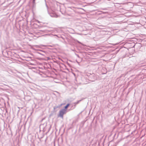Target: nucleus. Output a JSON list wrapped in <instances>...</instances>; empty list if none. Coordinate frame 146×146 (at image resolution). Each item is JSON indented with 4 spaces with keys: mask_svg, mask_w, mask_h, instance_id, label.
Wrapping results in <instances>:
<instances>
[{
    "mask_svg": "<svg viewBox=\"0 0 146 146\" xmlns=\"http://www.w3.org/2000/svg\"><path fill=\"white\" fill-rule=\"evenodd\" d=\"M66 110L62 109L60 110L59 113L58 115V117L63 118V115L66 113Z\"/></svg>",
    "mask_w": 146,
    "mask_h": 146,
    "instance_id": "f257e3e1",
    "label": "nucleus"
},
{
    "mask_svg": "<svg viewBox=\"0 0 146 146\" xmlns=\"http://www.w3.org/2000/svg\"><path fill=\"white\" fill-rule=\"evenodd\" d=\"M62 104H61L60 105H59L58 106H55L54 107V110H55L57 108H60L62 106Z\"/></svg>",
    "mask_w": 146,
    "mask_h": 146,
    "instance_id": "f03ea898",
    "label": "nucleus"
},
{
    "mask_svg": "<svg viewBox=\"0 0 146 146\" xmlns=\"http://www.w3.org/2000/svg\"><path fill=\"white\" fill-rule=\"evenodd\" d=\"M70 31L71 33H72L73 34H74L75 33V31L74 29H70Z\"/></svg>",
    "mask_w": 146,
    "mask_h": 146,
    "instance_id": "7ed1b4c3",
    "label": "nucleus"
},
{
    "mask_svg": "<svg viewBox=\"0 0 146 146\" xmlns=\"http://www.w3.org/2000/svg\"><path fill=\"white\" fill-rule=\"evenodd\" d=\"M70 104H67L65 107L64 108V109H65L66 110L68 108V106H69Z\"/></svg>",
    "mask_w": 146,
    "mask_h": 146,
    "instance_id": "20e7f679",
    "label": "nucleus"
},
{
    "mask_svg": "<svg viewBox=\"0 0 146 146\" xmlns=\"http://www.w3.org/2000/svg\"><path fill=\"white\" fill-rule=\"evenodd\" d=\"M81 101V100H79V101H77V102H75L74 103V104H78V103H79V102H80V101Z\"/></svg>",
    "mask_w": 146,
    "mask_h": 146,
    "instance_id": "39448f33",
    "label": "nucleus"
},
{
    "mask_svg": "<svg viewBox=\"0 0 146 146\" xmlns=\"http://www.w3.org/2000/svg\"><path fill=\"white\" fill-rule=\"evenodd\" d=\"M75 55L78 57V58H80V57L79 56V55L76 54H75Z\"/></svg>",
    "mask_w": 146,
    "mask_h": 146,
    "instance_id": "423d86ee",
    "label": "nucleus"
},
{
    "mask_svg": "<svg viewBox=\"0 0 146 146\" xmlns=\"http://www.w3.org/2000/svg\"><path fill=\"white\" fill-rule=\"evenodd\" d=\"M102 10H107V9L106 8H104V9H102Z\"/></svg>",
    "mask_w": 146,
    "mask_h": 146,
    "instance_id": "0eeeda50",
    "label": "nucleus"
},
{
    "mask_svg": "<svg viewBox=\"0 0 146 146\" xmlns=\"http://www.w3.org/2000/svg\"><path fill=\"white\" fill-rule=\"evenodd\" d=\"M78 43H80V44H81V42H80L79 41H78Z\"/></svg>",
    "mask_w": 146,
    "mask_h": 146,
    "instance_id": "6e6552de",
    "label": "nucleus"
},
{
    "mask_svg": "<svg viewBox=\"0 0 146 146\" xmlns=\"http://www.w3.org/2000/svg\"><path fill=\"white\" fill-rule=\"evenodd\" d=\"M106 13V12H104L103 13L105 14V13Z\"/></svg>",
    "mask_w": 146,
    "mask_h": 146,
    "instance_id": "1a4fd4ad",
    "label": "nucleus"
}]
</instances>
